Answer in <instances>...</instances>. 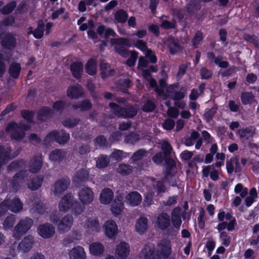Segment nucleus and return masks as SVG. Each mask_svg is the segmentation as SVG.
I'll list each match as a JSON object with an SVG mask.
<instances>
[{"label": "nucleus", "mask_w": 259, "mask_h": 259, "mask_svg": "<svg viewBox=\"0 0 259 259\" xmlns=\"http://www.w3.org/2000/svg\"><path fill=\"white\" fill-rule=\"evenodd\" d=\"M109 106L112 110L113 114L118 118H132L138 113L137 108L133 105L122 107L116 103L110 102Z\"/></svg>", "instance_id": "obj_1"}, {"label": "nucleus", "mask_w": 259, "mask_h": 259, "mask_svg": "<svg viewBox=\"0 0 259 259\" xmlns=\"http://www.w3.org/2000/svg\"><path fill=\"white\" fill-rule=\"evenodd\" d=\"M112 44L115 45L114 50L116 53L123 58H127L129 56L130 51L125 47H132L130 40L125 37H119L111 39Z\"/></svg>", "instance_id": "obj_2"}, {"label": "nucleus", "mask_w": 259, "mask_h": 259, "mask_svg": "<svg viewBox=\"0 0 259 259\" xmlns=\"http://www.w3.org/2000/svg\"><path fill=\"white\" fill-rule=\"evenodd\" d=\"M33 223V220L29 218L21 220L14 228V234L16 238L21 237L30 229Z\"/></svg>", "instance_id": "obj_3"}, {"label": "nucleus", "mask_w": 259, "mask_h": 259, "mask_svg": "<svg viewBox=\"0 0 259 259\" xmlns=\"http://www.w3.org/2000/svg\"><path fill=\"white\" fill-rule=\"evenodd\" d=\"M1 46L5 49L13 51L17 45V39L12 33H7L1 38Z\"/></svg>", "instance_id": "obj_4"}, {"label": "nucleus", "mask_w": 259, "mask_h": 259, "mask_svg": "<svg viewBox=\"0 0 259 259\" xmlns=\"http://www.w3.org/2000/svg\"><path fill=\"white\" fill-rule=\"evenodd\" d=\"M38 235L43 238L48 239L52 237L55 234V229L51 224L46 223L40 225L37 228Z\"/></svg>", "instance_id": "obj_5"}, {"label": "nucleus", "mask_w": 259, "mask_h": 259, "mask_svg": "<svg viewBox=\"0 0 259 259\" xmlns=\"http://www.w3.org/2000/svg\"><path fill=\"white\" fill-rule=\"evenodd\" d=\"M74 196L71 193H67L62 197L59 203V208L61 211L66 212L71 208L74 203Z\"/></svg>", "instance_id": "obj_6"}, {"label": "nucleus", "mask_w": 259, "mask_h": 259, "mask_svg": "<svg viewBox=\"0 0 259 259\" xmlns=\"http://www.w3.org/2000/svg\"><path fill=\"white\" fill-rule=\"evenodd\" d=\"M34 243V237L30 235L24 237L18 245V250L22 253H26L30 250Z\"/></svg>", "instance_id": "obj_7"}, {"label": "nucleus", "mask_w": 259, "mask_h": 259, "mask_svg": "<svg viewBox=\"0 0 259 259\" xmlns=\"http://www.w3.org/2000/svg\"><path fill=\"white\" fill-rule=\"evenodd\" d=\"M103 228L105 235L109 238H114L118 233L117 225L112 220L107 221L105 223Z\"/></svg>", "instance_id": "obj_8"}, {"label": "nucleus", "mask_w": 259, "mask_h": 259, "mask_svg": "<svg viewBox=\"0 0 259 259\" xmlns=\"http://www.w3.org/2000/svg\"><path fill=\"white\" fill-rule=\"evenodd\" d=\"M157 252L160 254L163 258H167L171 252V246L169 240L163 239L157 244Z\"/></svg>", "instance_id": "obj_9"}, {"label": "nucleus", "mask_w": 259, "mask_h": 259, "mask_svg": "<svg viewBox=\"0 0 259 259\" xmlns=\"http://www.w3.org/2000/svg\"><path fill=\"white\" fill-rule=\"evenodd\" d=\"M124 207L123 197L121 195H117L111 205L112 213L115 215H118L121 213Z\"/></svg>", "instance_id": "obj_10"}, {"label": "nucleus", "mask_w": 259, "mask_h": 259, "mask_svg": "<svg viewBox=\"0 0 259 259\" xmlns=\"http://www.w3.org/2000/svg\"><path fill=\"white\" fill-rule=\"evenodd\" d=\"M94 195V192L89 187L82 188L78 193L79 200L84 204L91 203L93 201Z\"/></svg>", "instance_id": "obj_11"}, {"label": "nucleus", "mask_w": 259, "mask_h": 259, "mask_svg": "<svg viewBox=\"0 0 259 259\" xmlns=\"http://www.w3.org/2000/svg\"><path fill=\"white\" fill-rule=\"evenodd\" d=\"M70 184V179L67 177H63L57 180L54 185L55 194H60L67 190Z\"/></svg>", "instance_id": "obj_12"}, {"label": "nucleus", "mask_w": 259, "mask_h": 259, "mask_svg": "<svg viewBox=\"0 0 259 259\" xmlns=\"http://www.w3.org/2000/svg\"><path fill=\"white\" fill-rule=\"evenodd\" d=\"M42 165V159L41 155H35L31 159L28 170L31 173L36 174L39 171Z\"/></svg>", "instance_id": "obj_13"}, {"label": "nucleus", "mask_w": 259, "mask_h": 259, "mask_svg": "<svg viewBox=\"0 0 259 259\" xmlns=\"http://www.w3.org/2000/svg\"><path fill=\"white\" fill-rule=\"evenodd\" d=\"M24 177V172L22 170L19 171L13 176L9 184L10 188L13 192H17L20 189Z\"/></svg>", "instance_id": "obj_14"}, {"label": "nucleus", "mask_w": 259, "mask_h": 259, "mask_svg": "<svg viewBox=\"0 0 259 259\" xmlns=\"http://www.w3.org/2000/svg\"><path fill=\"white\" fill-rule=\"evenodd\" d=\"M73 217L71 215H66L60 221L58 229L60 233H64L69 231L73 224Z\"/></svg>", "instance_id": "obj_15"}, {"label": "nucleus", "mask_w": 259, "mask_h": 259, "mask_svg": "<svg viewBox=\"0 0 259 259\" xmlns=\"http://www.w3.org/2000/svg\"><path fill=\"white\" fill-rule=\"evenodd\" d=\"M11 152L12 149L10 147L6 148L3 145H0V167L15 157V155L11 157Z\"/></svg>", "instance_id": "obj_16"}, {"label": "nucleus", "mask_w": 259, "mask_h": 259, "mask_svg": "<svg viewBox=\"0 0 259 259\" xmlns=\"http://www.w3.org/2000/svg\"><path fill=\"white\" fill-rule=\"evenodd\" d=\"M70 70L72 76L77 79H80L83 71V64L80 61H75L71 64Z\"/></svg>", "instance_id": "obj_17"}, {"label": "nucleus", "mask_w": 259, "mask_h": 259, "mask_svg": "<svg viewBox=\"0 0 259 259\" xmlns=\"http://www.w3.org/2000/svg\"><path fill=\"white\" fill-rule=\"evenodd\" d=\"M53 115V111L48 106H44L39 109L36 114V119L38 121L42 122L47 119L51 118Z\"/></svg>", "instance_id": "obj_18"}, {"label": "nucleus", "mask_w": 259, "mask_h": 259, "mask_svg": "<svg viewBox=\"0 0 259 259\" xmlns=\"http://www.w3.org/2000/svg\"><path fill=\"white\" fill-rule=\"evenodd\" d=\"M157 224L162 230L167 229L170 225V219L166 212H162L157 217Z\"/></svg>", "instance_id": "obj_19"}, {"label": "nucleus", "mask_w": 259, "mask_h": 259, "mask_svg": "<svg viewBox=\"0 0 259 259\" xmlns=\"http://www.w3.org/2000/svg\"><path fill=\"white\" fill-rule=\"evenodd\" d=\"M83 94L82 87L79 84L69 86L67 90V96L70 99H78Z\"/></svg>", "instance_id": "obj_20"}, {"label": "nucleus", "mask_w": 259, "mask_h": 259, "mask_svg": "<svg viewBox=\"0 0 259 259\" xmlns=\"http://www.w3.org/2000/svg\"><path fill=\"white\" fill-rule=\"evenodd\" d=\"M130 252L128 244L121 242L116 248L115 253L119 259H124L127 257Z\"/></svg>", "instance_id": "obj_21"}, {"label": "nucleus", "mask_w": 259, "mask_h": 259, "mask_svg": "<svg viewBox=\"0 0 259 259\" xmlns=\"http://www.w3.org/2000/svg\"><path fill=\"white\" fill-rule=\"evenodd\" d=\"M55 131V141L60 145L66 144L70 139V135L65 130H56Z\"/></svg>", "instance_id": "obj_22"}, {"label": "nucleus", "mask_w": 259, "mask_h": 259, "mask_svg": "<svg viewBox=\"0 0 259 259\" xmlns=\"http://www.w3.org/2000/svg\"><path fill=\"white\" fill-rule=\"evenodd\" d=\"M164 172L166 177L172 176L176 172V163L171 158H167L165 159Z\"/></svg>", "instance_id": "obj_23"}, {"label": "nucleus", "mask_w": 259, "mask_h": 259, "mask_svg": "<svg viewBox=\"0 0 259 259\" xmlns=\"http://www.w3.org/2000/svg\"><path fill=\"white\" fill-rule=\"evenodd\" d=\"M125 199L132 206L139 205L142 200L141 195L137 191H133L128 193L126 196Z\"/></svg>", "instance_id": "obj_24"}, {"label": "nucleus", "mask_w": 259, "mask_h": 259, "mask_svg": "<svg viewBox=\"0 0 259 259\" xmlns=\"http://www.w3.org/2000/svg\"><path fill=\"white\" fill-rule=\"evenodd\" d=\"M114 194L110 188H105L100 194V200L102 204H109L113 200Z\"/></svg>", "instance_id": "obj_25"}, {"label": "nucleus", "mask_w": 259, "mask_h": 259, "mask_svg": "<svg viewBox=\"0 0 259 259\" xmlns=\"http://www.w3.org/2000/svg\"><path fill=\"white\" fill-rule=\"evenodd\" d=\"M31 124H29L28 123L27 124H26L22 121H20L19 124L15 121H11L7 125L6 131L7 132H9L12 130H14L16 128L21 129L24 132L27 131L31 128Z\"/></svg>", "instance_id": "obj_26"}, {"label": "nucleus", "mask_w": 259, "mask_h": 259, "mask_svg": "<svg viewBox=\"0 0 259 259\" xmlns=\"http://www.w3.org/2000/svg\"><path fill=\"white\" fill-rule=\"evenodd\" d=\"M85 72L91 76H94L97 72V61L95 58H90L85 65Z\"/></svg>", "instance_id": "obj_27"}, {"label": "nucleus", "mask_w": 259, "mask_h": 259, "mask_svg": "<svg viewBox=\"0 0 259 259\" xmlns=\"http://www.w3.org/2000/svg\"><path fill=\"white\" fill-rule=\"evenodd\" d=\"M104 246L99 242L92 243L89 246V250L93 255L99 256L104 252Z\"/></svg>", "instance_id": "obj_28"}, {"label": "nucleus", "mask_w": 259, "mask_h": 259, "mask_svg": "<svg viewBox=\"0 0 259 259\" xmlns=\"http://www.w3.org/2000/svg\"><path fill=\"white\" fill-rule=\"evenodd\" d=\"M171 222L174 228L179 229L182 224V220L180 213V208L175 207L171 214Z\"/></svg>", "instance_id": "obj_29"}, {"label": "nucleus", "mask_w": 259, "mask_h": 259, "mask_svg": "<svg viewBox=\"0 0 259 259\" xmlns=\"http://www.w3.org/2000/svg\"><path fill=\"white\" fill-rule=\"evenodd\" d=\"M65 157L66 152L62 149H55L52 151L49 155L50 159L57 163L62 161Z\"/></svg>", "instance_id": "obj_30"}, {"label": "nucleus", "mask_w": 259, "mask_h": 259, "mask_svg": "<svg viewBox=\"0 0 259 259\" xmlns=\"http://www.w3.org/2000/svg\"><path fill=\"white\" fill-rule=\"evenodd\" d=\"M148 228V219L146 218L141 217L137 221L135 229L140 235L146 232Z\"/></svg>", "instance_id": "obj_31"}, {"label": "nucleus", "mask_w": 259, "mask_h": 259, "mask_svg": "<svg viewBox=\"0 0 259 259\" xmlns=\"http://www.w3.org/2000/svg\"><path fill=\"white\" fill-rule=\"evenodd\" d=\"M70 259H85V252L83 247L77 246L74 247L69 253Z\"/></svg>", "instance_id": "obj_32"}, {"label": "nucleus", "mask_w": 259, "mask_h": 259, "mask_svg": "<svg viewBox=\"0 0 259 259\" xmlns=\"http://www.w3.org/2000/svg\"><path fill=\"white\" fill-rule=\"evenodd\" d=\"M44 179L42 175H39L32 178L28 184V188L32 191L36 190L42 185Z\"/></svg>", "instance_id": "obj_33"}, {"label": "nucleus", "mask_w": 259, "mask_h": 259, "mask_svg": "<svg viewBox=\"0 0 259 259\" xmlns=\"http://www.w3.org/2000/svg\"><path fill=\"white\" fill-rule=\"evenodd\" d=\"M21 67L20 63L17 62L12 63L9 67L8 73L13 79H18L19 77Z\"/></svg>", "instance_id": "obj_34"}, {"label": "nucleus", "mask_w": 259, "mask_h": 259, "mask_svg": "<svg viewBox=\"0 0 259 259\" xmlns=\"http://www.w3.org/2000/svg\"><path fill=\"white\" fill-rule=\"evenodd\" d=\"M167 48L170 54L174 55L179 53L182 50L181 45L177 39L174 38H171L168 40Z\"/></svg>", "instance_id": "obj_35"}, {"label": "nucleus", "mask_w": 259, "mask_h": 259, "mask_svg": "<svg viewBox=\"0 0 259 259\" xmlns=\"http://www.w3.org/2000/svg\"><path fill=\"white\" fill-rule=\"evenodd\" d=\"M115 20L118 23H125L128 18L127 12L123 9H119L116 11L114 15Z\"/></svg>", "instance_id": "obj_36"}, {"label": "nucleus", "mask_w": 259, "mask_h": 259, "mask_svg": "<svg viewBox=\"0 0 259 259\" xmlns=\"http://www.w3.org/2000/svg\"><path fill=\"white\" fill-rule=\"evenodd\" d=\"M110 162V157L106 155H100L97 158L96 162V166L99 169H103L107 167Z\"/></svg>", "instance_id": "obj_37"}, {"label": "nucleus", "mask_w": 259, "mask_h": 259, "mask_svg": "<svg viewBox=\"0 0 259 259\" xmlns=\"http://www.w3.org/2000/svg\"><path fill=\"white\" fill-rule=\"evenodd\" d=\"M89 179V171L87 169L82 168L76 174L75 181L79 184L88 181Z\"/></svg>", "instance_id": "obj_38"}, {"label": "nucleus", "mask_w": 259, "mask_h": 259, "mask_svg": "<svg viewBox=\"0 0 259 259\" xmlns=\"http://www.w3.org/2000/svg\"><path fill=\"white\" fill-rule=\"evenodd\" d=\"M93 105L89 99H85L82 100L79 104H73L72 108L77 110L79 109L80 111H87L92 109Z\"/></svg>", "instance_id": "obj_39"}, {"label": "nucleus", "mask_w": 259, "mask_h": 259, "mask_svg": "<svg viewBox=\"0 0 259 259\" xmlns=\"http://www.w3.org/2000/svg\"><path fill=\"white\" fill-rule=\"evenodd\" d=\"M22 208L23 204L19 198H15L12 201H9V209L13 212L17 213Z\"/></svg>", "instance_id": "obj_40"}, {"label": "nucleus", "mask_w": 259, "mask_h": 259, "mask_svg": "<svg viewBox=\"0 0 259 259\" xmlns=\"http://www.w3.org/2000/svg\"><path fill=\"white\" fill-rule=\"evenodd\" d=\"M224 162L220 161L213 163L211 165H207L206 166H204L202 170L203 177H207L209 176V172L212 168H215V167H221L222 166L224 165Z\"/></svg>", "instance_id": "obj_41"}, {"label": "nucleus", "mask_w": 259, "mask_h": 259, "mask_svg": "<svg viewBox=\"0 0 259 259\" xmlns=\"http://www.w3.org/2000/svg\"><path fill=\"white\" fill-rule=\"evenodd\" d=\"M21 115L28 123H33V118L35 115L34 112L28 109H23L21 111Z\"/></svg>", "instance_id": "obj_42"}, {"label": "nucleus", "mask_w": 259, "mask_h": 259, "mask_svg": "<svg viewBox=\"0 0 259 259\" xmlns=\"http://www.w3.org/2000/svg\"><path fill=\"white\" fill-rule=\"evenodd\" d=\"M87 225L88 229L92 232H98L100 229V224L97 219H89Z\"/></svg>", "instance_id": "obj_43"}, {"label": "nucleus", "mask_w": 259, "mask_h": 259, "mask_svg": "<svg viewBox=\"0 0 259 259\" xmlns=\"http://www.w3.org/2000/svg\"><path fill=\"white\" fill-rule=\"evenodd\" d=\"M87 88L90 93V95L94 101H98L99 97L96 91V85L93 82V80H89L87 81Z\"/></svg>", "instance_id": "obj_44"}, {"label": "nucleus", "mask_w": 259, "mask_h": 259, "mask_svg": "<svg viewBox=\"0 0 259 259\" xmlns=\"http://www.w3.org/2000/svg\"><path fill=\"white\" fill-rule=\"evenodd\" d=\"M204 38L203 34L200 30H197L192 39V45L194 48H197Z\"/></svg>", "instance_id": "obj_45"}, {"label": "nucleus", "mask_w": 259, "mask_h": 259, "mask_svg": "<svg viewBox=\"0 0 259 259\" xmlns=\"http://www.w3.org/2000/svg\"><path fill=\"white\" fill-rule=\"evenodd\" d=\"M133 170L132 167L126 164L121 163L119 165L117 171L122 176H127L130 175Z\"/></svg>", "instance_id": "obj_46"}, {"label": "nucleus", "mask_w": 259, "mask_h": 259, "mask_svg": "<svg viewBox=\"0 0 259 259\" xmlns=\"http://www.w3.org/2000/svg\"><path fill=\"white\" fill-rule=\"evenodd\" d=\"M17 3L15 1L8 3L1 9V13L4 15H8L11 13L15 9Z\"/></svg>", "instance_id": "obj_47"}, {"label": "nucleus", "mask_w": 259, "mask_h": 259, "mask_svg": "<svg viewBox=\"0 0 259 259\" xmlns=\"http://www.w3.org/2000/svg\"><path fill=\"white\" fill-rule=\"evenodd\" d=\"M120 90L125 94H129L128 89L131 87V80L128 78L120 80L118 82Z\"/></svg>", "instance_id": "obj_48"}, {"label": "nucleus", "mask_w": 259, "mask_h": 259, "mask_svg": "<svg viewBox=\"0 0 259 259\" xmlns=\"http://www.w3.org/2000/svg\"><path fill=\"white\" fill-rule=\"evenodd\" d=\"M80 121V119L76 118H68L62 122L64 126L68 128L75 127Z\"/></svg>", "instance_id": "obj_49"}, {"label": "nucleus", "mask_w": 259, "mask_h": 259, "mask_svg": "<svg viewBox=\"0 0 259 259\" xmlns=\"http://www.w3.org/2000/svg\"><path fill=\"white\" fill-rule=\"evenodd\" d=\"M253 99L254 96L252 92H243L240 96L242 103L244 105L249 104Z\"/></svg>", "instance_id": "obj_50"}, {"label": "nucleus", "mask_w": 259, "mask_h": 259, "mask_svg": "<svg viewBox=\"0 0 259 259\" xmlns=\"http://www.w3.org/2000/svg\"><path fill=\"white\" fill-rule=\"evenodd\" d=\"M24 163V161L22 159L14 161L8 166V170L17 171L22 167Z\"/></svg>", "instance_id": "obj_51"}, {"label": "nucleus", "mask_w": 259, "mask_h": 259, "mask_svg": "<svg viewBox=\"0 0 259 259\" xmlns=\"http://www.w3.org/2000/svg\"><path fill=\"white\" fill-rule=\"evenodd\" d=\"M161 149L163 151L162 154L164 155L165 158H170V155L172 151V147L167 141H164L161 145Z\"/></svg>", "instance_id": "obj_52"}, {"label": "nucleus", "mask_w": 259, "mask_h": 259, "mask_svg": "<svg viewBox=\"0 0 259 259\" xmlns=\"http://www.w3.org/2000/svg\"><path fill=\"white\" fill-rule=\"evenodd\" d=\"M244 39L250 43L252 44L255 48L259 49V39L258 37L254 34H244Z\"/></svg>", "instance_id": "obj_53"}, {"label": "nucleus", "mask_w": 259, "mask_h": 259, "mask_svg": "<svg viewBox=\"0 0 259 259\" xmlns=\"http://www.w3.org/2000/svg\"><path fill=\"white\" fill-rule=\"evenodd\" d=\"M156 107V104L154 102L151 100H148L144 104L142 109L145 112L150 113L153 112Z\"/></svg>", "instance_id": "obj_54"}, {"label": "nucleus", "mask_w": 259, "mask_h": 259, "mask_svg": "<svg viewBox=\"0 0 259 259\" xmlns=\"http://www.w3.org/2000/svg\"><path fill=\"white\" fill-rule=\"evenodd\" d=\"M96 146L99 147H106L108 145V141L104 135H99L94 139Z\"/></svg>", "instance_id": "obj_55"}, {"label": "nucleus", "mask_w": 259, "mask_h": 259, "mask_svg": "<svg viewBox=\"0 0 259 259\" xmlns=\"http://www.w3.org/2000/svg\"><path fill=\"white\" fill-rule=\"evenodd\" d=\"M220 239L222 244L226 247H228L231 243V237L226 231L221 232L220 234Z\"/></svg>", "instance_id": "obj_56"}, {"label": "nucleus", "mask_w": 259, "mask_h": 259, "mask_svg": "<svg viewBox=\"0 0 259 259\" xmlns=\"http://www.w3.org/2000/svg\"><path fill=\"white\" fill-rule=\"evenodd\" d=\"M218 110L217 106H213L206 111L204 114V118L207 122H209L212 119Z\"/></svg>", "instance_id": "obj_57"}, {"label": "nucleus", "mask_w": 259, "mask_h": 259, "mask_svg": "<svg viewBox=\"0 0 259 259\" xmlns=\"http://www.w3.org/2000/svg\"><path fill=\"white\" fill-rule=\"evenodd\" d=\"M15 222V218L13 215L8 216L3 223V228L7 230L12 228Z\"/></svg>", "instance_id": "obj_58"}, {"label": "nucleus", "mask_w": 259, "mask_h": 259, "mask_svg": "<svg viewBox=\"0 0 259 259\" xmlns=\"http://www.w3.org/2000/svg\"><path fill=\"white\" fill-rule=\"evenodd\" d=\"M11 131H13V133L10 136L12 140L20 141L25 137V133L22 130L19 131L16 128L14 130H12Z\"/></svg>", "instance_id": "obj_59"}, {"label": "nucleus", "mask_w": 259, "mask_h": 259, "mask_svg": "<svg viewBox=\"0 0 259 259\" xmlns=\"http://www.w3.org/2000/svg\"><path fill=\"white\" fill-rule=\"evenodd\" d=\"M200 74L202 79H208L212 77L213 72L206 67H203L200 69Z\"/></svg>", "instance_id": "obj_60"}, {"label": "nucleus", "mask_w": 259, "mask_h": 259, "mask_svg": "<svg viewBox=\"0 0 259 259\" xmlns=\"http://www.w3.org/2000/svg\"><path fill=\"white\" fill-rule=\"evenodd\" d=\"M71 208L72 213L75 216H77L82 212L84 207L78 202L75 201H74L73 205Z\"/></svg>", "instance_id": "obj_61"}, {"label": "nucleus", "mask_w": 259, "mask_h": 259, "mask_svg": "<svg viewBox=\"0 0 259 259\" xmlns=\"http://www.w3.org/2000/svg\"><path fill=\"white\" fill-rule=\"evenodd\" d=\"M147 151L144 149H140L134 153L132 158L133 161H137L143 159V158L146 155Z\"/></svg>", "instance_id": "obj_62"}, {"label": "nucleus", "mask_w": 259, "mask_h": 259, "mask_svg": "<svg viewBox=\"0 0 259 259\" xmlns=\"http://www.w3.org/2000/svg\"><path fill=\"white\" fill-rule=\"evenodd\" d=\"M32 209L34 211L39 214H42L45 211V207L42 202L41 200L35 201L32 205Z\"/></svg>", "instance_id": "obj_63"}, {"label": "nucleus", "mask_w": 259, "mask_h": 259, "mask_svg": "<svg viewBox=\"0 0 259 259\" xmlns=\"http://www.w3.org/2000/svg\"><path fill=\"white\" fill-rule=\"evenodd\" d=\"M145 259H155V249L154 248L146 247L143 250Z\"/></svg>", "instance_id": "obj_64"}]
</instances>
